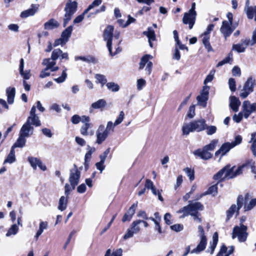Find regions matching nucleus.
I'll use <instances>...</instances> for the list:
<instances>
[{
    "label": "nucleus",
    "instance_id": "obj_1",
    "mask_svg": "<svg viewBox=\"0 0 256 256\" xmlns=\"http://www.w3.org/2000/svg\"><path fill=\"white\" fill-rule=\"evenodd\" d=\"M114 26H108L104 32V38L106 42V46L110 54L114 56L122 51L119 45L122 40H119L120 34L116 32L113 36Z\"/></svg>",
    "mask_w": 256,
    "mask_h": 256
},
{
    "label": "nucleus",
    "instance_id": "obj_2",
    "mask_svg": "<svg viewBox=\"0 0 256 256\" xmlns=\"http://www.w3.org/2000/svg\"><path fill=\"white\" fill-rule=\"evenodd\" d=\"M206 121L204 118L194 120L190 122L184 123L182 126L184 135L188 136L190 132H200L206 130Z\"/></svg>",
    "mask_w": 256,
    "mask_h": 256
},
{
    "label": "nucleus",
    "instance_id": "obj_3",
    "mask_svg": "<svg viewBox=\"0 0 256 256\" xmlns=\"http://www.w3.org/2000/svg\"><path fill=\"white\" fill-rule=\"evenodd\" d=\"M198 230L199 232L198 236L200 239L198 244L196 248H194L191 251L190 246H188L186 248V251L184 254V256H186L190 252L191 254H199L206 248L207 244V238L204 234V230L201 226H198Z\"/></svg>",
    "mask_w": 256,
    "mask_h": 256
},
{
    "label": "nucleus",
    "instance_id": "obj_4",
    "mask_svg": "<svg viewBox=\"0 0 256 256\" xmlns=\"http://www.w3.org/2000/svg\"><path fill=\"white\" fill-rule=\"evenodd\" d=\"M242 142V137L238 135L235 137V140L234 142H227L223 144L220 148L216 152L215 156H218L219 154L221 155V156H224L228 153L232 148H234L236 146L240 144Z\"/></svg>",
    "mask_w": 256,
    "mask_h": 256
},
{
    "label": "nucleus",
    "instance_id": "obj_5",
    "mask_svg": "<svg viewBox=\"0 0 256 256\" xmlns=\"http://www.w3.org/2000/svg\"><path fill=\"white\" fill-rule=\"evenodd\" d=\"M78 4L76 2L68 0L64 8L65 14L64 20V26H66L68 22L72 19V15L76 10Z\"/></svg>",
    "mask_w": 256,
    "mask_h": 256
},
{
    "label": "nucleus",
    "instance_id": "obj_6",
    "mask_svg": "<svg viewBox=\"0 0 256 256\" xmlns=\"http://www.w3.org/2000/svg\"><path fill=\"white\" fill-rule=\"evenodd\" d=\"M247 229V226L243 224H241L239 226H235L232 231V239L237 237L240 242H245L246 240L248 235V233L246 232Z\"/></svg>",
    "mask_w": 256,
    "mask_h": 256
},
{
    "label": "nucleus",
    "instance_id": "obj_7",
    "mask_svg": "<svg viewBox=\"0 0 256 256\" xmlns=\"http://www.w3.org/2000/svg\"><path fill=\"white\" fill-rule=\"evenodd\" d=\"M256 84V80L252 76L249 77L244 82L243 88L241 90L240 96L242 98H246L250 94L254 91V88Z\"/></svg>",
    "mask_w": 256,
    "mask_h": 256
},
{
    "label": "nucleus",
    "instance_id": "obj_8",
    "mask_svg": "<svg viewBox=\"0 0 256 256\" xmlns=\"http://www.w3.org/2000/svg\"><path fill=\"white\" fill-rule=\"evenodd\" d=\"M244 117L248 118L252 113L256 112V102L250 103L249 100H244L242 105Z\"/></svg>",
    "mask_w": 256,
    "mask_h": 256
},
{
    "label": "nucleus",
    "instance_id": "obj_9",
    "mask_svg": "<svg viewBox=\"0 0 256 256\" xmlns=\"http://www.w3.org/2000/svg\"><path fill=\"white\" fill-rule=\"evenodd\" d=\"M243 203V196H239L237 199V206L235 204H232L226 212L227 220H229L236 212H238V210L242 207Z\"/></svg>",
    "mask_w": 256,
    "mask_h": 256
},
{
    "label": "nucleus",
    "instance_id": "obj_10",
    "mask_svg": "<svg viewBox=\"0 0 256 256\" xmlns=\"http://www.w3.org/2000/svg\"><path fill=\"white\" fill-rule=\"evenodd\" d=\"M232 24L227 22L226 20H224L222 22V25L220 28V32L223 35L225 40H227L228 38L232 34L236 28V27L232 26Z\"/></svg>",
    "mask_w": 256,
    "mask_h": 256
},
{
    "label": "nucleus",
    "instance_id": "obj_11",
    "mask_svg": "<svg viewBox=\"0 0 256 256\" xmlns=\"http://www.w3.org/2000/svg\"><path fill=\"white\" fill-rule=\"evenodd\" d=\"M152 58V56L146 54L142 58L140 62L139 69L142 70L146 66V70L147 72L148 75H150L152 72V63L150 61V60Z\"/></svg>",
    "mask_w": 256,
    "mask_h": 256
},
{
    "label": "nucleus",
    "instance_id": "obj_12",
    "mask_svg": "<svg viewBox=\"0 0 256 256\" xmlns=\"http://www.w3.org/2000/svg\"><path fill=\"white\" fill-rule=\"evenodd\" d=\"M26 122L32 126H40V121L38 116L36 114L35 106H33L32 108L30 113V116L28 118Z\"/></svg>",
    "mask_w": 256,
    "mask_h": 256
},
{
    "label": "nucleus",
    "instance_id": "obj_13",
    "mask_svg": "<svg viewBox=\"0 0 256 256\" xmlns=\"http://www.w3.org/2000/svg\"><path fill=\"white\" fill-rule=\"evenodd\" d=\"M80 176V172L78 170L76 166L70 171L69 182L71 186H76L79 182Z\"/></svg>",
    "mask_w": 256,
    "mask_h": 256
},
{
    "label": "nucleus",
    "instance_id": "obj_14",
    "mask_svg": "<svg viewBox=\"0 0 256 256\" xmlns=\"http://www.w3.org/2000/svg\"><path fill=\"white\" fill-rule=\"evenodd\" d=\"M209 90V86H204L200 94L196 98L198 104L203 107H206V102L208 100V97Z\"/></svg>",
    "mask_w": 256,
    "mask_h": 256
},
{
    "label": "nucleus",
    "instance_id": "obj_15",
    "mask_svg": "<svg viewBox=\"0 0 256 256\" xmlns=\"http://www.w3.org/2000/svg\"><path fill=\"white\" fill-rule=\"evenodd\" d=\"M196 14L185 12L182 18V22L185 24H188L189 28L192 29L195 23Z\"/></svg>",
    "mask_w": 256,
    "mask_h": 256
},
{
    "label": "nucleus",
    "instance_id": "obj_16",
    "mask_svg": "<svg viewBox=\"0 0 256 256\" xmlns=\"http://www.w3.org/2000/svg\"><path fill=\"white\" fill-rule=\"evenodd\" d=\"M108 135L104 130V126L102 124L100 125L96 132V142L99 144H101L106 140Z\"/></svg>",
    "mask_w": 256,
    "mask_h": 256
},
{
    "label": "nucleus",
    "instance_id": "obj_17",
    "mask_svg": "<svg viewBox=\"0 0 256 256\" xmlns=\"http://www.w3.org/2000/svg\"><path fill=\"white\" fill-rule=\"evenodd\" d=\"M193 154L204 160H208L212 156V154L210 152H208L204 147L195 150L194 151Z\"/></svg>",
    "mask_w": 256,
    "mask_h": 256
},
{
    "label": "nucleus",
    "instance_id": "obj_18",
    "mask_svg": "<svg viewBox=\"0 0 256 256\" xmlns=\"http://www.w3.org/2000/svg\"><path fill=\"white\" fill-rule=\"evenodd\" d=\"M39 6H40L38 4H32L30 8L21 12L20 17L22 18H26L28 16H34L38 12Z\"/></svg>",
    "mask_w": 256,
    "mask_h": 256
},
{
    "label": "nucleus",
    "instance_id": "obj_19",
    "mask_svg": "<svg viewBox=\"0 0 256 256\" xmlns=\"http://www.w3.org/2000/svg\"><path fill=\"white\" fill-rule=\"evenodd\" d=\"M33 132V126L26 122L22 127L20 134L26 138H28L32 134Z\"/></svg>",
    "mask_w": 256,
    "mask_h": 256
},
{
    "label": "nucleus",
    "instance_id": "obj_20",
    "mask_svg": "<svg viewBox=\"0 0 256 256\" xmlns=\"http://www.w3.org/2000/svg\"><path fill=\"white\" fill-rule=\"evenodd\" d=\"M248 39L242 40L241 43L233 44L232 49L238 52H243L248 46Z\"/></svg>",
    "mask_w": 256,
    "mask_h": 256
},
{
    "label": "nucleus",
    "instance_id": "obj_21",
    "mask_svg": "<svg viewBox=\"0 0 256 256\" xmlns=\"http://www.w3.org/2000/svg\"><path fill=\"white\" fill-rule=\"evenodd\" d=\"M56 60H53L52 58H45L43 60L42 64L46 66V68L51 72H56L58 70V67L54 66L56 65Z\"/></svg>",
    "mask_w": 256,
    "mask_h": 256
},
{
    "label": "nucleus",
    "instance_id": "obj_22",
    "mask_svg": "<svg viewBox=\"0 0 256 256\" xmlns=\"http://www.w3.org/2000/svg\"><path fill=\"white\" fill-rule=\"evenodd\" d=\"M138 202L134 204L124 214L122 221L125 222L130 221L135 213L136 208L137 207Z\"/></svg>",
    "mask_w": 256,
    "mask_h": 256
},
{
    "label": "nucleus",
    "instance_id": "obj_23",
    "mask_svg": "<svg viewBox=\"0 0 256 256\" xmlns=\"http://www.w3.org/2000/svg\"><path fill=\"white\" fill-rule=\"evenodd\" d=\"M24 60L23 58H21L20 62L19 72L22 77L24 78V80H28L30 77V70H24Z\"/></svg>",
    "mask_w": 256,
    "mask_h": 256
},
{
    "label": "nucleus",
    "instance_id": "obj_24",
    "mask_svg": "<svg viewBox=\"0 0 256 256\" xmlns=\"http://www.w3.org/2000/svg\"><path fill=\"white\" fill-rule=\"evenodd\" d=\"M250 195L248 194H246L244 199V209L245 211L251 210L256 206V198L252 199L248 203H247Z\"/></svg>",
    "mask_w": 256,
    "mask_h": 256
},
{
    "label": "nucleus",
    "instance_id": "obj_25",
    "mask_svg": "<svg viewBox=\"0 0 256 256\" xmlns=\"http://www.w3.org/2000/svg\"><path fill=\"white\" fill-rule=\"evenodd\" d=\"M6 92L8 104H12L14 102L16 95V88L14 87H8L6 89Z\"/></svg>",
    "mask_w": 256,
    "mask_h": 256
},
{
    "label": "nucleus",
    "instance_id": "obj_26",
    "mask_svg": "<svg viewBox=\"0 0 256 256\" xmlns=\"http://www.w3.org/2000/svg\"><path fill=\"white\" fill-rule=\"evenodd\" d=\"M188 204L193 214L198 213V210H202L204 209V206L200 202L190 201Z\"/></svg>",
    "mask_w": 256,
    "mask_h": 256
},
{
    "label": "nucleus",
    "instance_id": "obj_27",
    "mask_svg": "<svg viewBox=\"0 0 256 256\" xmlns=\"http://www.w3.org/2000/svg\"><path fill=\"white\" fill-rule=\"evenodd\" d=\"M143 34L148 38L149 45L152 48V41L156 40V35L153 29L152 28H148V30L144 32Z\"/></svg>",
    "mask_w": 256,
    "mask_h": 256
},
{
    "label": "nucleus",
    "instance_id": "obj_28",
    "mask_svg": "<svg viewBox=\"0 0 256 256\" xmlns=\"http://www.w3.org/2000/svg\"><path fill=\"white\" fill-rule=\"evenodd\" d=\"M240 104V100L234 96L230 98V106L233 111L237 112L239 110V106Z\"/></svg>",
    "mask_w": 256,
    "mask_h": 256
},
{
    "label": "nucleus",
    "instance_id": "obj_29",
    "mask_svg": "<svg viewBox=\"0 0 256 256\" xmlns=\"http://www.w3.org/2000/svg\"><path fill=\"white\" fill-rule=\"evenodd\" d=\"M200 38H202V42L204 45L205 48L207 50L208 52H212L213 48L212 47L210 44V36L202 34L200 36Z\"/></svg>",
    "mask_w": 256,
    "mask_h": 256
},
{
    "label": "nucleus",
    "instance_id": "obj_30",
    "mask_svg": "<svg viewBox=\"0 0 256 256\" xmlns=\"http://www.w3.org/2000/svg\"><path fill=\"white\" fill-rule=\"evenodd\" d=\"M71 121L73 124H76L80 122H86L90 121V118L86 116H80L78 115L75 114L72 117Z\"/></svg>",
    "mask_w": 256,
    "mask_h": 256
},
{
    "label": "nucleus",
    "instance_id": "obj_31",
    "mask_svg": "<svg viewBox=\"0 0 256 256\" xmlns=\"http://www.w3.org/2000/svg\"><path fill=\"white\" fill-rule=\"evenodd\" d=\"M58 22L54 18L50 20L44 24V28L46 30H52L58 28Z\"/></svg>",
    "mask_w": 256,
    "mask_h": 256
},
{
    "label": "nucleus",
    "instance_id": "obj_32",
    "mask_svg": "<svg viewBox=\"0 0 256 256\" xmlns=\"http://www.w3.org/2000/svg\"><path fill=\"white\" fill-rule=\"evenodd\" d=\"M218 242V234L215 232L212 236V240L210 242V246L208 250V252L212 254Z\"/></svg>",
    "mask_w": 256,
    "mask_h": 256
},
{
    "label": "nucleus",
    "instance_id": "obj_33",
    "mask_svg": "<svg viewBox=\"0 0 256 256\" xmlns=\"http://www.w3.org/2000/svg\"><path fill=\"white\" fill-rule=\"evenodd\" d=\"M68 196H62L58 200V208L60 211L65 210L68 206Z\"/></svg>",
    "mask_w": 256,
    "mask_h": 256
},
{
    "label": "nucleus",
    "instance_id": "obj_34",
    "mask_svg": "<svg viewBox=\"0 0 256 256\" xmlns=\"http://www.w3.org/2000/svg\"><path fill=\"white\" fill-rule=\"evenodd\" d=\"M224 168H226V170H224V178L230 179L235 177L234 166L230 168V166H226Z\"/></svg>",
    "mask_w": 256,
    "mask_h": 256
},
{
    "label": "nucleus",
    "instance_id": "obj_35",
    "mask_svg": "<svg viewBox=\"0 0 256 256\" xmlns=\"http://www.w3.org/2000/svg\"><path fill=\"white\" fill-rule=\"evenodd\" d=\"M176 213L182 214V216H180V218H184L186 216H188L189 215L192 216V214H193V213L191 212L189 204L180 208L176 212Z\"/></svg>",
    "mask_w": 256,
    "mask_h": 256
},
{
    "label": "nucleus",
    "instance_id": "obj_36",
    "mask_svg": "<svg viewBox=\"0 0 256 256\" xmlns=\"http://www.w3.org/2000/svg\"><path fill=\"white\" fill-rule=\"evenodd\" d=\"M244 11L249 19H252L254 16V20L256 21V6L244 8Z\"/></svg>",
    "mask_w": 256,
    "mask_h": 256
},
{
    "label": "nucleus",
    "instance_id": "obj_37",
    "mask_svg": "<svg viewBox=\"0 0 256 256\" xmlns=\"http://www.w3.org/2000/svg\"><path fill=\"white\" fill-rule=\"evenodd\" d=\"M26 142V137L19 134V136L16 142L14 144L12 148H14V149L16 148H23L25 146Z\"/></svg>",
    "mask_w": 256,
    "mask_h": 256
},
{
    "label": "nucleus",
    "instance_id": "obj_38",
    "mask_svg": "<svg viewBox=\"0 0 256 256\" xmlns=\"http://www.w3.org/2000/svg\"><path fill=\"white\" fill-rule=\"evenodd\" d=\"M106 104V102L104 99H100L91 104L92 109H100L104 108Z\"/></svg>",
    "mask_w": 256,
    "mask_h": 256
},
{
    "label": "nucleus",
    "instance_id": "obj_39",
    "mask_svg": "<svg viewBox=\"0 0 256 256\" xmlns=\"http://www.w3.org/2000/svg\"><path fill=\"white\" fill-rule=\"evenodd\" d=\"M76 60H82L88 63L96 64L97 62L94 57L92 56H76L75 58Z\"/></svg>",
    "mask_w": 256,
    "mask_h": 256
},
{
    "label": "nucleus",
    "instance_id": "obj_40",
    "mask_svg": "<svg viewBox=\"0 0 256 256\" xmlns=\"http://www.w3.org/2000/svg\"><path fill=\"white\" fill-rule=\"evenodd\" d=\"M218 192V186L217 184L213 185L209 188L208 190L204 194L200 195L199 198L197 199H200L202 196L206 194H212L214 196L217 194Z\"/></svg>",
    "mask_w": 256,
    "mask_h": 256
},
{
    "label": "nucleus",
    "instance_id": "obj_41",
    "mask_svg": "<svg viewBox=\"0 0 256 256\" xmlns=\"http://www.w3.org/2000/svg\"><path fill=\"white\" fill-rule=\"evenodd\" d=\"M72 31V26H69L62 32L61 34V37L64 40V41L67 42L71 36Z\"/></svg>",
    "mask_w": 256,
    "mask_h": 256
},
{
    "label": "nucleus",
    "instance_id": "obj_42",
    "mask_svg": "<svg viewBox=\"0 0 256 256\" xmlns=\"http://www.w3.org/2000/svg\"><path fill=\"white\" fill-rule=\"evenodd\" d=\"M84 124L82 126L80 132V134L84 136H88V130L89 128L92 126V124L90 122V121L86 122H83Z\"/></svg>",
    "mask_w": 256,
    "mask_h": 256
},
{
    "label": "nucleus",
    "instance_id": "obj_43",
    "mask_svg": "<svg viewBox=\"0 0 256 256\" xmlns=\"http://www.w3.org/2000/svg\"><path fill=\"white\" fill-rule=\"evenodd\" d=\"M16 156H15V150L14 149L12 148H11V150L10 154L4 160V163H9L12 164L16 161Z\"/></svg>",
    "mask_w": 256,
    "mask_h": 256
},
{
    "label": "nucleus",
    "instance_id": "obj_44",
    "mask_svg": "<svg viewBox=\"0 0 256 256\" xmlns=\"http://www.w3.org/2000/svg\"><path fill=\"white\" fill-rule=\"evenodd\" d=\"M19 228L16 224H13L8 230L6 236L8 237L12 235H16L18 232Z\"/></svg>",
    "mask_w": 256,
    "mask_h": 256
},
{
    "label": "nucleus",
    "instance_id": "obj_45",
    "mask_svg": "<svg viewBox=\"0 0 256 256\" xmlns=\"http://www.w3.org/2000/svg\"><path fill=\"white\" fill-rule=\"evenodd\" d=\"M218 142V140L214 139L210 142L209 144L206 145L205 146H204V148L208 152L214 150L216 148Z\"/></svg>",
    "mask_w": 256,
    "mask_h": 256
},
{
    "label": "nucleus",
    "instance_id": "obj_46",
    "mask_svg": "<svg viewBox=\"0 0 256 256\" xmlns=\"http://www.w3.org/2000/svg\"><path fill=\"white\" fill-rule=\"evenodd\" d=\"M232 61V54H229L228 56L225 58L223 60L219 62L217 65V67L221 66L226 64H231Z\"/></svg>",
    "mask_w": 256,
    "mask_h": 256
},
{
    "label": "nucleus",
    "instance_id": "obj_47",
    "mask_svg": "<svg viewBox=\"0 0 256 256\" xmlns=\"http://www.w3.org/2000/svg\"><path fill=\"white\" fill-rule=\"evenodd\" d=\"M108 90L112 92H117L120 90V86L114 82H109L106 84Z\"/></svg>",
    "mask_w": 256,
    "mask_h": 256
},
{
    "label": "nucleus",
    "instance_id": "obj_48",
    "mask_svg": "<svg viewBox=\"0 0 256 256\" xmlns=\"http://www.w3.org/2000/svg\"><path fill=\"white\" fill-rule=\"evenodd\" d=\"M142 223V221L140 220H136L134 221L131 224L130 228L133 230V231L136 234L138 232L140 228V224Z\"/></svg>",
    "mask_w": 256,
    "mask_h": 256
},
{
    "label": "nucleus",
    "instance_id": "obj_49",
    "mask_svg": "<svg viewBox=\"0 0 256 256\" xmlns=\"http://www.w3.org/2000/svg\"><path fill=\"white\" fill-rule=\"evenodd\" d=\"M95 78L96 80V82L100 83L102 87L107 82V80L106 76L101 74H96L95 75Z\"/></svg>",
    "mask_w": 256,
    "mask_h": 256
},
{
    "label": "nucleus",
    "instance_id": "obj_50",
    "mask_svg": "<svg viewBox=\"0 0 256 256\" xmlns=\"http://www.w3.org/2000/svg\"><path fill=\"white\" fill-rule=\"evenodd\" d=\"M40 159L37 158H34L33 156H29L28 158V161L30 162L31 166L32 168L36 170L37 168V166L39 162Z\"/></svg>",
    "mask_w": 256,
    "mask_h": 256
},
{
    "label": "nucleus",
    "instance_id": "obj_51",
    "mask_svg": "<svg viewBox=\"0 0 256 256\" xmlns=\"http://www.w3.org/2000/svg\"><path fill=\"white\" fill-rule=\"evenodd\" d=\"M252 138L250 142H252L251 146V150L253 152L254 155L256 156V133H252L251 135Z\"/></svg>",
    "mask_w": 256,
    "mask_h": 256
},
{
    "label": "nucleus",
    "instance_id": "obj_52",
    "mask_svg": "<svg viewBox=\"0 0 256 256\" xmlns=\"http://www.w3.org/2000/svg\"><path fill=\"white\" fill-rule=\"evenodd\" d=\"M66 70V68H64V70H62L61 76L58 78H54V80L59 84L64 82L67 77Z\"/></svg>",
    "mask_w": 256,
    "mask_h": 256
},
{
    "label": "nucleus",
    "instance_id": "obj_53",
    "mask_svg": "<svg viewBox=\"0 0 256 256\" xmlns=\"http://www.w3.org/2000/svg\"><path fill=\"white\" fill-rule=\"evenodd\" d=\"M102 0H94L88 6V8L84 10V13H88L90 10L101 4Z\"/></svg>",
    "mask_w": 256,
    "mask_h": 256
},
{
    "label": "nucleus",
    "instance_id": "obj_54",
    "mask_svg": "<svg viewBox=\"0 0 256 256\" xmlns=\"http://www.w3.org/2000/svg\"><path fill=\"white\" fill-rule=\"evenodd\" d=\"M226 168H223L220 170L214 176V179L215 180H224V175L225 174V171Z\"/></svg>",
    "mask_w": 256,
    "mask_h": 256
},
{
    "label": "nucleus",
    "instance_id": "obj_55",
    "mask_svg": "<svg viewBox=\"0 0 256 256\" xmlns=\"http://www.w3.org/2000/svg\"><path fill=\"white\" fill-rule=\"evenodd\" d=\"M87 152L85 155V161L86 162L90 160L91 158V156L93 152H94L96 149L94 147H91L90 146H87Z\"/></svg>",
    "mask_w": 256,
    "mask_h": 256
},
{
    "label": "nucleus",
    "instance_id": "obj_56",
    "mask_svg": "<svg viewBox=\"0 0 256 256\" xmlns=\"http://www.w3.org/2000/svg\"><path fill=\"white\" fill-rule=\"evenodd\" d=\"M184 170L188 176L189 179L190 181L193 180L194 179V170L189 168H185Z\"/></svg>",
    "mask_w": 256,
    "mask_h": 256
},
{
    "label": "nucleus",
    "instance_id": "obj_57",
    "mask_svg": "<svg viewBox=\"0 0 256 256\" xmlns=\"http://www.w3.org/2000/svg\"><path fill=\"white\" fill-rule=\"evenodd\" d=\"M115 126H116L114 125V123H112V122L111 121H109L107 123L106 128H104V130L108 134H110V132H113L114 131Z\"/></svg>",
    "mask_w": 256,
    "mask_h": 256
},
{
    "label": "nucleus",
    "instance_id": "obj_58",
    "mask_svg": "<svg viewBox=\"0 0 256 256\" xmlns=\"http://www.w3.org/2000/svg\"><path fill=\"white\" fill-rule=\"evenodd\" d=\"M62 53V50L60 48L55 49L52 51V53L51 58L53 60H56L58 58H60V56Z\"/></svg>",
    "mask_w": 256,
    "mask_h": 256
},
{
    "label": "nucleus",
    "instance_id": "obj_59",
    "mask_svg": "<svg viewBox=\"0 0 256 256\" xmlns=\"http://www.w3.org/2000/svg\"><path fill=\"white\" fill-rule=\"evenodd\" d=\"M215 72L216 70H212L210 71L209 74L206 76V79L204 80V84H206L207 83L212 81L214 78V74H215Z\"/></svg>",
    "mask_w": 256,
    "mask_h": 256
},
{
    "label": "nucleus",
    "instance_id": "obj_60",
    "mask_svg": "<svg viewBox=\"0 0 256 256\" xmlns=\"http://www.w3.org/2000/svg\"><path fill=\"white\" fill-rule=\"evenodd\" d=\"M206 134L208 135H212L216 132L217 128L214 126H208L206 125Z\"/></svg>",
    "mask_w": 256,
    "mask_h": 256
},
{
    "label": "nucleus",
    "instance_id": "obj_61",
    "mask_svg": "<svg viewBox=\"0 0 256 256\" xmlns=\"http://www.w3.org/2000/svg\"><path fill=\"white\" fill-rule=\"evenodd\" d=\"M48 228V222L46 221H41L39 224V228L38 231L42 233L44 230Z\"/></svg>",
    "mask_w": 256,
    "mask_h": 256
},
{
    "label": "nucleus",
    "instance_id": "obj_62",
    "mask_svg": "<svg viewBox=\"0 0 256 256\" xmlns=\"http://www.w3.org/2000/svg\"><path fill=\"white\" fill-rule=\"evenodd\" d=\"M76 188V186H72L70 184H66L64 186V194L66 196H68L70 194V192L74 190Z\"/></svg>",
    "mask_w": 256,
    "mask_h": 256
},
{
    "label": "nucleus",
    "instance_id": "obj_63",
    "mask_svg": "<svg viewBox=\"0 0 256 256\" xmlns=\"http://www.w3.org/2000/svg\"><path fill=\"white\" fill-rule=\"evenodd\" d=\"M170 228L174 232H179L184 229V226L180 224H174L170 226Z\"/></svg>",
    "mask_w": 256,
    "mask_h": 256
},
{
    "label": "nucleus",
    "instance_id": "obj_64",
    "mask_svg": "<svg viewBox=\"0 0 256 256\" xmlns=\"http://www.w3.org/2000/svg\"><path fill=\"white\" fill-rule=\"evenodd\" d=\"M134 234L136 233L133 231V230L130 228H128L127 230L126 234L123 236L124 240H126L130 238H132Z\"/></svg>",
    "mask_w": 256,
    "mask_h": 256
}]
</instances>
